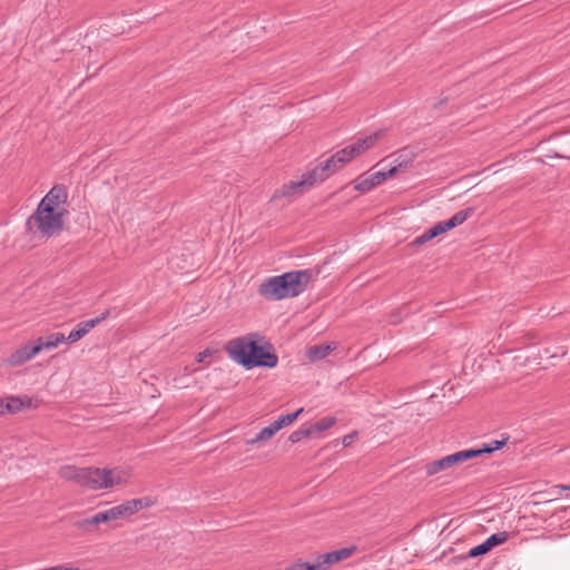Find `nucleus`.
Returning <instances> with one entry per match:
<instances>
[{"mask_svg":"<svg viewBox=\"0 0 570 570\" xmlns=\"http://www.w3.org/2000/svg\"><path fill=\"white\" fill-rule=\"evenodd\" d=\"M472 214L473 208H465L455 213L450 219L443 222L446 232L463 224L469 217L472 216Z\"/></svg>","mask_w":570,"mask_h":570,"instance_id":"nucleus-18","label":"nucleus"},{"mask_svg":"<svg viewBox=\"0 0 570 570\" xmlns=\"http://www.w3.org/2000/svg\"><path fill=\"white\" fill-rule=\"evenodd\" d=\"M392 157H394L393 166L390 169H393L395 175L397 171L409 168L412 165L415 155L412 150L404 148Z\"/></svg>","mask_w":570,"mask_h":570,"instance_id":"nucleus-13","label":"nucleus"},{"mask_svg":"<svg viewBox=\"0 0 570 570\" xmlns=\"http://www.w3.org/2000/svg\"><path fill=\"white\" fill-rule=\"evenodd\" d=\"M356 436H357V432L356 431L344 435L343 439H342L343 446H345V448L350 446L354 442Z\"/></svg>","mask_w":570,"mask_h":570,"instance_id":"nucleus-30","label":"nucleus"},{"mask_svg":"<svg viewBox=\"0 0 570 570\" xmlns=\"http://www.w3.org/2000/svg\"><path fill=\"white\" fill-rule=\"evenodd\" d=\"M445 232H446V228L443 225V222H440V223L435 224L433 227H431L430 229L425 230L422 235L415 237L412 240L411 246L419 247L421 245H424L425 243L432 240L433 238L438 237L439 235H441Z\"/></svg>","mask_w":570,"mask_h":570,"instance_id":"nucleus-14","label":"nucleus"},{"mask_svg":"<svg viewBox=\"0 0 570 570\" xmlns=\"http://www.w3.org/2000/svg\"><path fill=\"white\" fill-rule=\"evenodd\" d=\"M505 442L507 440H494L491 443L485 444L478 450L481 451V454L491 453L493 451L501 449L505 444Z\"/></svg>","mask_w":570,"mask_h":570,"instance_id":"nucleus-28","label":"nucleus"},{"mask_svg":"<svg viewBox=\"0 0 570 570\" xmlns=\"http://www.w3.org/2000/svg\"><path fill=\"white\" fill-rule=\"evenodd\" d=\"M313 274L309 269L284 273L265 279L258 287V294L267 301H282L296 297L305 292Z\"/></svg>","mask_w":570,"mask_h":570,"instance_id":"nucleus-4","label":"nucleus"},{"mask_svg":"<svg viewBox=\"0 0 570 570\" xmlns=\"http://www.w3.org/2000/svg\"><path fill=\"white\" fill-rule=\"evenodd\" d=\"M38 348L35 345H24L21 348L14 351L8 358L7 363L11 366L22 365L30 361L38 354Z\"/></svg>","mask_w":570,"mask_h":570,"instance_id":"nucleus-12","label":"nucleus"},{"mask_svg":"<svg viewBox=\"0 0 570 570\" xmlns=\"http://www.w3.org/2000/svg\"><path fill=\"white\" fill-rule=\"evenodd\" d=\"M66 342V336L62 333H53L47 337H39L35 347L38 348V354L45 350H53L58 347L61 343Z\"/></svg>","mask_w":570,"mask_h":570,"instance_id":"nucleus-15","label":"nucleus"},{"mask_svg":"<svg viewBox=\"0 0 570 570\" xmlns=\"http://www.w3.org/2000/svg\"><path fill=\"white\" fill-rule=\"evenodd\" d=\"M75 525L80 528V529H87L89 525H94V522H91V518H87V519L77 521L75 523Z\"/></svg>","mask_w":570,"mask_h":570,"instance_id":"nucleus-32","label":"nucleus"},{"mask_svg":"<svg viewBox=\"0 0 570 570\" xmlns=\"http://www.w3.org/2000/svg\"><path fill=\"white\" fill-rule=\"evenodd\" d=\"M314 186L315 184L313 179L311 178L308 171H306L301 176L298 180L284 184L274 193L272 199L276 200L279 198H291L297 195H302Z\"/></svg>","mask_w":570,"mask_h":570,"instance_id":"nucleus-8","label":"nucleus"},{"mask_svg":"<svg viewBox=\"0 0 570 570\" xmlns=\"http://www.w3.org/2000/svg\"><path fill=\"white\" fill-rule=\"evenodd\" d=\"M472 214L473 208H465L455 213L450 219L443 222L446 232L463 224L469 217L472 216Z\"/></svg>","mask_w":570,"mask_h":570,"instance_id":"nucleus-19","label":"nucleus"},{"mask_svg":"<svg viewBox=\"0 0 570 570\" xmlns=\"http://www.w3.org/2000/svg\"><path fill=\"white\" fill-rule=\"evenodd\" d=\"M479 455H481V451H479L476 449H468V450H462V451H458L455 453L449 454L448 458H449L451 466H454V465L461 464L468 460L474 459Z\"/></svg>","mask_w":570,"mask_h":570,"instance_id":"nucleus-17","label":"nucleus"},{"mask_svg":"<svg viewBox=\"0 0 570 570\" xmlns=\"http://www.w3.org/2000/svg\"><path fill=\"white\" fill-rule=\"evenodd\" d=\"M313 434V430H309L308 426L305 428V426H302L295 431H293L289 436H288V440L289 442L292 443H298L301 442L303 439L305 438H308L309 435Z\"/></svg>","mask_w":570,"mask_h":570,"instance_id":"nucleus-26","label":"nucleus"},{"mask_svg":"<svg viewBox=\"0 0 570 570\" xmlns=\"http://www.w3.org/2000/svg\"><path fill=\"white\" fill-rule=\"evenodd\" d=\"M490 550L488 549V547L485 546V543H481L474 548H472L470 551H469V557L471 558H475V557H479V556H482V554H485L487 552H489Z\"/></svg>","mask_w":570,"mask_h":570,"instance_id":"nucleus-29","label":"nucleus"},{"mask_svg":"<svg viewBox=\"0 0 570 570\" xmlns=\"http://www.w3.org/2000/svg\"><path fill=\"white\" fill-rule=\"evenodd\" d=\"M109 521H114L110 509L100 511L91 517V522H94V525H98L100 523H106Z\"/></svg>","mask_w":570,"mask_h":570,"instance_id":"nucleus-27","label":"nucleus"},{"mask_svg":"<svg viewBox=\"0 0 570 570\" xmlns=\"http://www.w3.org/2000/svg\"><path fill=\"white\" fill-rule=\"evenodd\" d=\"M68 193L63 185H55L40 200L36 212L28 218L29 230L36 228L43 237L50 238L63 228L65 205Z\"/></svg>","mask_w":570,"mask_h":570,"instance_id":"nucleus-1","label":"nucleus"},{"mask_svg":"<svg viewBox=\"0 0 570 570\" xmlns=\"http://www.w3.org/2000/svg\"><path fill=\"white\" fill-rule=\"evenodd\" d=\"M509 538V533L505 532V531H501V532H497V533H493L491 534L485 541V546L488 547L489 550H491L492 548L499 546V544H502L504 543Z\"/></svg>","mask_w":570,"mask_h":570,"instance_id":"nucleus-25","label":"nucleus"},{"mask_svg":"<svg viewBox=\"0 0 570 570\" xmlns=\"http://www.w3.org/2000/svg\"><path fill=\"white\" fill-rule=\"evenodd\" d=\"M332 350H333V347L327 344L314 345L307 350L306 356L309 361H313V362L321 361V360L325 358Z\"/></svg>","mask_w":570,"mask_h":570,"instance_id":"nucleus-20","label":"nucleus"},{"mask_svg":"<svg viewBox=\"0 0 570 570\" xmlns=\"http://www.w3.org/2000/svg\"><path fill=\"white\" fill-rule=\"evenodd\" d=\"M342 165L336 161L334 155H332L326 160L322 161L320 165L315 166L311 170H308V174L311 178L313 179L314 184H318L327 179L331 175L336 173Z\"/></svg>","mask_w":570,"mask_h":570,"instance_id":"nucleus-11","label":"nucleus"},{"mask_svg":"<svg viewBox=\"0 0 570 570\" xmlns=\"http://www.w3.org/2000/svg\"><path fill=\"white\" fill-rule=\"evenodd\" d=\"M450 468H452V466H451L449 458L446 455L439 460L426 463L425 472L429 476H432V475L438 474L439 472L445 471Z\"/></svg>","mask_w":570,"mask_h":570,"instance_id":"nucleus-21","label":"nucleus"},{"mask_svg":"<svg viewBox=\"0 0 570 570\" xmlns=\"http://www.w3.org/2000/svg\"><path fill=\"white\" fill-rule=\"evenodd\" d=\"M6 413L4 401L0 400V415Z\"/></svg>","mask_w":570,"mask_h":570,"instance_id":"nucleus-33","label":"nucleus"},{"mask_svg":"<svg viewBox=\"0 0 570 570\" xmlns=\"http://www.w3.org/2000/svg\"><path fill=\"white\" fill-rule=\"evenodd\" d=\"M336 417L334 416H325L317 421L316 423L308 426L309 430H313L314 433H322L328 429H331L336 423Z\"/></svg>","mask_w":570,"mask_h":570,"instance_id":"nucleus-24","label":"nucleus"},{"mask_svg":"<svg viewBox=\"0 0 570 570\" xmlns=\"http://www.w3.org/2000/svg\"><path fill=\"white\" fill-rule=\"evenodd\" d=\"M277 433L273 424L263 428L253 439L246 440L248 446H259L261 444L269 441Z\"/></svg>","mask_w":570,"mask_h":570,"instance_id":"nucleus-16","label":"nucleus"},{"mask_svg":"<svg viewBox=\"0 0 570 570\" xmlns=\"http://www.w3.org/2000/svg\"><path fill=\"white\" fill-rule=\"evenodd\" d=\"M379 137H380V134L374 132L370 136L357 139L355 142L344 147L341 150H337L334 154L336 161L340 163V165H342V166L344 164L351 161L356 156L363 154L364 151H366L367 149L373 147L375 145V142L377 141Z\"/></svg>","mask_w":570,"mask_h":570,"instance_id":"nucleus-6","label":"nucleus"},{"mask_svg":"<svg viewBox=\"0 0 570 570\" xmlns=\"http://www.w3.org/2000/svg\"><path fill=\"white\" fill-rule=\"evenodd\" d=\"M303 412H304V409L301 407L293 413H288V414L278 416L277 420L272 422L273 428H275L276 431L278 432L281 429L291 425Z\"/></svg>","mask_w":570,"mask_h":570,"instance_id":"nucleus-23","label":"nucleus"},{"mask_svg":"<svg viewBox=\"0 0 570 570\" xmlns=\"http://www.w3.org/2000/svg\"><path fill=\"white\" fill-rule=\"evenodd\" d=\"M272 345L265 342L263 335L257 332L229 340L225 344V351L229 358L250 370L254 367L273 368L278 363V357L271 352Z\"/></svg>","mask_w":570,"mask_h":570,"instance_id":"nucleus-2","label":"nucleus"},{"mask_svg":"<svg viewBox=\"0 0 570 570\" xmlns=\"http://www.w3.org/2000/svg\"><path fill=\"white\" fill-rule=\"evenodd\" d=\"M568 489H570V487Z\"/></svg>","mask_w":570,"mask_h":570,"instance_id":"nucleus-34","label":"nucleus"},{"mask_svg":"<svg viewBox=\"0 0 570 570\" xmlns=\"http://www.w3.org/2000/svg\"><path fill=\"white\" fill-rule=\"evenodd\" d=\"M355 551V546L341 548L331 552L318 554L312 562L297 561L285 570H327L333 564L348 559Z\"/></svg>","mask_w":570,"mask_h":570,"instance_id":"nucleus-5","label":"nucleus"},{"mask_svg":"<svg viewBox=\"0 0 570 570\" xmlns=\"http://www.w3.org/2000/svg\"><path fill=\"white\" fill-rule=\"evenodd\" d=\"M151 501L148 498L127 500L118 505L110 508L114 521L134 515L145 508H149Z\"/></svg>","mask_w":570,"mask_h":570,"instance_id":"nucleus-9","label":"nucleus"},{"mask_svg":"<svg viewBox=\"0 0 570 570\" xmlns=\"http://www.w3.org/2000/svg\"><path fill=\"white\" fill-rule=\"evenodd\" d=\"M393 175V169L363 173L354 179L353 186L355 190L364 194L381 185Z\"/></svg>","mask_w":570,"mask_h":570,"instance_id":"nucleus-7","label":"nucleus"},{"mask_svg":"<svg viewBox=\"0 0 570 570\" xmlns=\"http://www.w3.org/2000/svg\"><path fill=\"white\" fill-rule=\"evenodd\" d=\"M209 356H212V351L209 348H206L205 351H203L196 355V361L198 363H202V362H204L205 358H207Z\"/></svg>","mask_w":570,"mask_h":570,"instance_id":"nucleus-31","label":"nucleus"},{"mask_svg":"<svg viewBox=\"0 0 570 570\" xmlns=\"http://www.w3.org/2000/svg\"><path fill=\"white\" fill-rule=\"evenodd\" d=\"M109 315L108 311H105L99 316L82 321L76 325V327L69 333L68 336H66V342L68 343H76L79 340H81L83 336H86L94 327L99 325L102 321H105Z\"/></svg>","mask_w":570,"mask_h":570,"instance_id":"nucleus-10","label":"nucleus"},{"mask_svg":"<svg viewBox=\"0 0 570 570\" xmlns=\"http://www.w3.org/2000/svg\"><path fill=\"white\" fill-rule=\"evenodd\" d=\"M59 476L66 481H73L80 487L91 490L110 489L129 482L130 473L124 469L77 468L63 465L59 469Z\"/></svg>","mask_w":570,"mask_h":570,"instance_id":"nucleus-3","label":"nucleus"},{"mask_svg":"<svg viewBox=\"0 0 570 570\" xmlns=\"http://www.w3.org/2000/svg\"><path fill=\"white\" fill-rule=\"evenodd\" d=\"M29 404L30 400L27 396H10L4 402L6 413H17Z\"/></svg>","mask_w":570,"mask_h":570,"instance_id":"nucleus-22","label":"nucleus"}]
</instances>
